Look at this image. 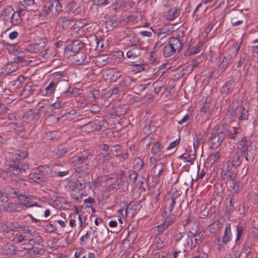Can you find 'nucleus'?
Returning a JSON list of instances; mask_svg holds the SVG:
<instances>
[{
  "label": "nucleus",
  "mask_w": 258,
  "mask_h": 258,
  "mask_svg": "<svg viewBox=\"0 0 258 258\" xmlns=\"http://www.w3.org/2000/svg\"><path fill=\"white\" fill-rule=\"evenodd\" d=\"M28 169V165L20 163L18 162H13V164H8L6 172L9 176L10 179L16 183L21 187L26 186L27 184L23 179H21L16 175L25 171Z\"/></svg>",
  "instance_id": "1"
},
{
  "label": "nucleus",
  "mask_w": 258,
  "mask_h": 258,
  "mask_svg": "<svg viewBox=\"0 0 258 258\" xmlns=\"http://www.w3.org/2000/svg\"><path fill=\"white\" fill-rule=\"evenodd\" d=\"M61 6L58 0L51 1L48 6H44L43 12L44 14L49 17L56 16L61 11Z\"/></svg>",
  "instance_id": "2"
},
{
  "label": "nucleus",
  "mask_w": 258,
  "mask_h": 258,
  "mask_svg": "<svg viewBox=\"0 0 258 258\" xmlns=\"http://www.w3.org/2000/svg\"><path fill=\"white\" fill-rule=\"evenodd\" d=\"M226 132L225 129H217L212 132L210 137L211 148H217L220 146L225 138Z\"/></svg>",
  "instance_id": "3"
},
{
  "label": "nucleus",
  "mask_w": 258,
  "mask_h": 258,
  "mask_svg": "<svg viewBox=\"0 0 258 258\" xmlns=\"http://www.w3.org/2000/svg\"><path fill=\"white\" fill-rule=\"evenodd\" d=\"M22 10L17 11L14 12L11 7H7L4 12V15L6 17L10 18L11 23L12 25L15 26L21 24L22 21L21 12Z\"/></svg>",
  "instance_id": "4"
},
{
  "label": "nucleus",
  "mask_w": 258,
  "mask_h": 258,
  "mask_svg": "<svg viewBox=\"0 0 258 258\" xmlns=\"http://www.w3.org/2000/svg\"><path fill=\"white\" fill-rule=\"evenodd\" d=\"M47 40L46 38H41L34 44L29 45L26 48V51L31 53H36L46 45Z\"/></svg>",
  "instance_id": "5"
},
{
  "label": "nucleus",
  "mask_w": 258,
  "mask_h": 258,
  "mask_svg": "<svg viewBox=\"0 0 258 258\" xmlns=\"http://www.w3.org/2000/svg\"><path fill=\"white\" fill-rule=\"evenodd\" d=\"M125 51L128 58L134 59L140 56L141 49L140 45L134 44L126 48Z\"/></svg>",
  "instance_id": "6"
},
{
  "label": "nucleus",
  "mask_w": 258,
  "mask_h": 258,
  "mask_svg": "<svg viewBox=\"0 0 258 258\" xmlns=\"http://www.w3.org/2000/svg\"><path fill=\"white\" fill-rule=\"evenodd\" d=\"M12 157L11 163L9 164H13V162H18L21 163L18 160H23L28 157V153L26 150H17L13 152L9 153Z\"/></svg>",
  "instance_id": "7"
},
{
  "label": "nucleus",
  "mask_w": 258,
  "mask_h": 258,
  "mask_svg": "<svg viewBox=\"0 0 258 258\" xmlns=\"http://www.w3.org/2000/svg\"><path fill=\"white\" fill-rule=\"evenodd\" d=\"M19 203L26 208L37 206V203L33 198L21 195L18 197Z\"/></svg>",
  "instance_id": "8"
},
{
  "label": "nucleus",
  "mask_w": 258,
  "mask_h": 258,
  "mask_svg": "<svg viewBox=\"0 0 258 258\" xmlns=\"http://www.w3.org/2000/svg\"><path fill=\"white\" fill-rule=\"evenodd\" d=\"M73 61L76 64H82L89 61V58L87 57L86 53L84 51H81L76 53L73 56Z\"/></svg>",
  "instance_id": "9"
},
{
  "label": "nucleus",
  "mask_w": 258,
  "mask_h": 258,
  "mask_svg": "<svg viewBox=\"0 0 258 258\" xmlns=\"http://www.w3.org/2000/svg\"><path fill=\"white\" fill-rule=\"evenodd\" d=\"M74 20L68 16H60L57 18V23L63 29L72 27Z\"/></svg>",
  "instance_id": "10"
},
{
  "label": "nucleus",
  "mask_w": 258,
  "mask_h": 258,
  "mask_svg": "<svg viewBox=\"0 0 258 258\" xmlns=\"http://www.w3.org/2000/svg\"><path fill=\"white\" fill-rule=\"evenodd\" d=\"M151 29L158 37H160L161 39L168 36L171 33V31L169 25H165L162 28H158L156 30H154L152 28H151Z\"/></svg>",
  "instance_id": "11"
},
{
  "label": "nucleus",
  "mask_w": 258,
  "mask_h": 258,
  "mask_svg": "<svg viewBox=\"0 0 258 258\" xmlns=\"http://www.w3.org/2000/svg\"><path fill=\"white\" fill-rule=\"evenodd\" d=\"M75 53L84 51V44L80 40H76L72 42V44L68 47Z\"/></svg>",
  "instance_id": "12"
},
{
  "label": "nucleus",
  "mask_w": 258,
  "mask_h": 258,
  "mask_svg": "<svg viewBox=\"0 0 258 258\" xmlns=\"http://www.w3.org/2000/svg\"><path fill=\"white\" fill-rule=\"evenodd\" d=\"M176 204H181V200L179 196L173 195L171 196V201L168 208H165V212L169 214H172V212Z\"/></svg>",
  "instance_id": "13"
},
{
  "label": "nucleus",
  "mask_w": 258,
  "mask_h": 258,
  "mask_svg": "<svg viewBox=\"0 0 258 258\" xmlns=\"http://www.w3.org/2000/svg\"><path fill=\"white\" fill-rule=\"evenodd\" d=\"M195 152L192 151H188L179 157V159L183 160L184 162H189L192 164L195 159Z\"/></svg>",
  "instance_id": "14"
},
{
  "label": "nucleus",
  "mask_w": 258,
  "mask_h": 258,
  "mask_svg": "<svg viewBox=\"0 0 258 258\" xmlns=\"http://www.w3.org/2000/svg\"><path fill=\"white\" fill-rule=\"evenodd\" d=\"M231 60V56H227L223 57L219 62L218 70L221 72H224L229 66Z\"/></svg>",
  "instance_id": "15"
},
{
  "label": "nucleus",
  "mask_w": 258,
  "mask_h": 258,
  "mask_svg": "<svg viewBox=\"0 0 258 258\" xmlns=\"http://www.w3.org/2000/svg\"><path fill=\"white\" fill-rule=\"evenodd\" d=\"M231 225L228 223L225 227L224 234L222 237V243L225 244H227L231 240Z\"/></svg>",
  "instance_id": "16"
},
{
  "label": "nucleus",
  "mask_w": 258,
  "mask_h": 258,
  "mask_svg": "<svg viewBox=\"0 0 258 258\" xmlns=\"http://www.w3.org/2000/svg\"><path fill=\"white\" fill-rule=\"evenodd\" d=\"M169 44L172 47V49L175 51V52H179L182 48V44L180 40L175 37L170 38L169 41Z\"/></svg>",
  "instance_id": "17"
},
{
  "label": "nucleus",
  "mask_w": 258,
  "mask_h": 258,
  "mask_svg": "<svg viewBox=\"0 0 258 258\" xmlns=\"http://www.w3.org/2000/svg\"><path fill=\"white\" fill-rule=\"evenodd\" d=\"M206 141V136L202 133H199L196 135V139L195 141L193 143L195 150L198 148V146L204 144Z\"/></svg>",
  "instance_id": "18"
},
{
  "label": "nucleus",
  "mask_w": 258,
  "mask_h": 258,
  "mask_svg": "<svg viewBox=\"0 0 258 258\" xmlns=\"http://www.w3.org/2000/svg\"><path fill=\"white\" fill-rule=\"evenodd\" d=\"M165 164L162 163L156 164L152 169V172L155 176H159L164 171Z\"/></svg>",
  "instance_id": "19"
},
{
  "label": "nucleus",
  "mask_w": 258,
  "mask_h": 258,
  "mask_svg": "<svg viewBox=\"0 0 258 258\" xmlns=\"http://www.w3.org/2000/svg\"><path fill=\"white\" fill-rule=\"evenodd\" d=\"M90 155V152L84 151L80 156H76L75 162L77 164H81L86 162Z\"/></svg>",
  "instance_id": "20"
},
{
  "label": "nucleus",
  "mask_w": 258,
  "mask_h": 258,
  "mask_svg": "<svg viewBox=\"0 0 258 258\" xmlns=\"http://www.w3.org/2000/svg\"><path fill=\"white\" fill-rule=\"evenodd\" d=\"M162 149L163 147L161 144L159 142H156L152 147L151 151L154 156L159 157L162 155Z\"/></svg>",
  "instance_id": "21"
},
{
  "label": "nucleus",
  "mask_w": 258,
  "mask_h": 258,
  "mask_svg": "<svg viewBox=\"0 0 258 258\" xmlns=\"http://www.w3.org/2000/svg\"><path fill=\"white\" fill-rule=\"evenodd\" d=\"M10 227L12 230L17 231L20 230L24 232V233H29L31 231L28 226H24L17 223H12Z\"/></svg>",
  "instance_id": "22"
},
{
  "label": "nucleus",
  "mask_w": 258,
  "mask_h": 258,
  "mask_svg": "<svg viewBox=\"0 0 258 258\" xmlns=\"http://www.w3.org/2000/svg\"><path fill=\"white\" fill-rule=\"evenodd\" d=\"M29 177L31 179L39 184H43L45 182L44 176L38 173H31L29 174Z\"/></svg>",
  "instance_id": "23"
},
{
  "label": "nucleus",
  "mask_w": 258,
  "mask_h": 258,
  "mask_svg": "<svg viewBox=\"0 0 258 258\" xmlns=\"http://www.w3.org/2000/svg\"><path fill=\"white\" fill-rule=\"evenodd\" d=\"M70 10L72 11L75 15H79L83 11V8L80 6H78L75 2H72L70 4Z\"/></svg>",
  "instance_id": "24"
},
{
  "label": "nucleus",
  "mask_w": 258,
  "mask_h": 258,
  "mask_svg": "<svg viewBox=\"0 0 258 258\" xmlns=\"http://www.w3.org/2000/svg\"><path fill=\"white\" fill-rule=\"evenodd\" d=\"M179 9L177 8L171 9L168 12L167 19L172 20L177 18L179 15Z\"/></svg>",
  "instance_id": "25"
},
{
  "label": "nucleus",
  "mask_w": 258,
  "mask_h": 258,
  "mask_svg": "<svg viewBox=\"0 0 258 258\" xmlns=\"http://www.w3.org/2000/svg\"><path fill=\"white\" fill-rule=\"evenodd\" d=\"M213 108V105L205 102L201 107V110L206 114H209L212 111Z\"/></svg>",
  "instance_id": "26"
},
{
  "label": "nucleus",
  "mask_w": 258,
  "mask_h": 258,
  "mask_svg": "<svg viewBox=\"0 0 258 258\" xmlns=\"http://www.w3.org/2000/svg\"><path fill=\"white\" fill-rule=\"evenodd\" d=\"M28 233H24L21 234H16L15 236L14 240L18 243L27 240L30 238L29 236L27 235Z\"/></svg>",
  "instance_id": "27"
},
{
  "label": "nucleus",
  "mask_w": 258,
  "mask_h": 258,
  "mask_svg": "<svg viewBox=\"0 0 258 258\" xmlns=\"http://www.w3.org/2000/svg\"><path fill=\"white\" fill-rule=\"evenodd\" d=\"M133 164L134 168L137 171L142 170L144 166L143 160L139 158H137L134 159Z\"/></svg>",
  "instance_id": "28"
},
{
  "label": "nucleus",
  "mask_w": 258,
  "mask_h": 258,
  "mask_svg": "<svg viewBox=\"0 0 258 258\" xmlns=\"http://www.w3.org/2000/svg\"><path fill=\"white\" fill-rule=\"evenodd\" d=\"M204 238V232H200L198 235L194 236V240L195 242L194 246L197 244H200ZM192 244H194L193 239H191Z\"/></svg>",
  "instance_id": "29"
},
{
  "label": "nucleus",
  "mask_w": 258,
  "mask_h": 258,
  "mask_svg": "<svg viewBox=\"0 0 258 258\" xmlns=\"http://www.w3.org/2000/svg\"><path fill=\"white\" fill-rule=\"evenodd\" d=\"M175 52V51L172 49V47L169 44L166 45L163 48V54L165 57L170 56Z\"/></svg>",
  "instance_id": "30"
},
{
  "label": "nucleus",
  "mask_w": 258,
  "mask_h": 258,
  "mask_svg": "<svg viewBox=\"0 0 258 258\" xmlns=\"http://www.w3.org/2000/svg\"><path fill=\"white\" fill-rule=\"evenodd\" d=\"M204 46V43L200 42L197 44V45L194 47H192L190 51L189 54H195L199 53L202 50Z\"/></svg>",
  "instance_id": "31"
},
{
  "label": "nucleus",
  "mask_w": 258,
  "mask_h": 258,
  "mask_svg": "<svg viewBox=\"0 0 258 258\" xmlns=\"http://www.w3.org/2000/svg\"><path fill=\"white\" fill-rule=\"evenodd\" d=\"M55 55V52L53 51L52 48H47L45 50V52L42 54V57L43 59H46L52 58Z\"/></svg>",
  "instance_id": "32"
},
{
  "label": "nucleus",
  "mask_w": 258,
  "mask_h": 258,
  "mask_svg": "<svg viewBox=\"0 0 258 258\" xmlns=\"http://www.w3.org/2000/svg\"><path fill=\"white\" fill-rule=\"evenodd\" d=\"M220 152L219 151H217L215 153L211 154L209 156L208 160L209 162H211L212 164H213L214 163H216L218 161V159L220 157Z\"/></svg>",
  "instance_id": "33"
},
{
  "label": "nucleus",
  "mask_w": 258,
  "mask_h": 258,
  "mask_svg": "<svg viewBox=\"0 0 258 258\" xmlns=\"http://www.w3.org/2000/svg\"><path fill=\"white\" fill-rule=\"evenodd\" d=\"M55 87L56 84L54 82H50L48 86H47L45 89L46 91V95H49L53 94L54 93Z\"/></svg>",
  "instance_id": "34"
},
{
  "label": "nucleus",
  "mask_w": 258,
  "mask_h": 258,
  "mask_svg": "<svg viewBox=\"0 0 258 258\" xmlns=\"http://www.w3.org/2000/svg\"><path fill=\"white\" fill-rule=\"evenodd\" d=\"M75 187L77 189L82 190L86 187V182L84 180H78L75 183Z\"/></svg>",
  "instance_id": "35"
},
{
  "label": "nucleus",
  "mask_w": 258,
  "mask_h": 258,
  "mask_svg": "<svg viewBox=\"0 0 258 258\" xmlns=\"http://www.w3.org/2000/svg\"><path fill=\"white\" fill-rule=\"evenodd\" d=\"M44 250L42 248H39L36 247H32L29 248L28 250V252L30 254L36 255L41 254Z\"/></svg>",
  "instance_id": "36"
},
{
  "label": "nucleus",
  "mask_w": 258,
  "mask_h": 258,
  "mask_svg": "<svg viewBox=\"0 0 258 258\" xmlns=\"http://www.w3.org/2000/svg\"><path fill=\"white\" fill-rule=\"evenodd\" d=\"M83 131L91 132L93 131L96 128L94 126V124L92 122H89L87 124L82 126Z\"/></svg>",
  "instance_id": "37"
},
{
  "label": "nucleus",
  "mask_w": 258,
  "mask_h": 258,
  "mask_svg": "<svg viewBox=\"0 0 258 258\" xmlns=\"http://www.w3.org/2000/svg\"><path fill=\"white\" fill-rule=\"evenodd\" d=\"M243 152H244V156L245 157V159L247 161L253 160V152L252 151H250L248 149H246V150H245V151Z\"/></svg>",
  "instance_id": "38"
},
{
  "label": "nucleus",
  "mask_w": 258,
  "mask_h": 258,
  "mask_svg": "<svg viewBox=\"0 0 258 258\" xmlns=\"http://www.w3.org/2000/svg\"><path fill=\"white\" fill-rule=\"evenodd\" d=\"M110 79L112 82H116L117 80H118L120 77V75L119 73L112 71L110 72Z\"/></svg>",
  "instance_id": "39"
},
{
  "label": "nucleus",
  "mask_w": 258,
  "mask_h": 258,
  "mask_svg": "<svg viewBox=\"0 0 258 258\" xmlns=\"http://www.w3.org/2000/svg\"><path fill=\"white\" fill-rule=\"evenodd\" d=\"M231 159L233 161L236 166H238L240 164V156L239 153H235L234 156Z\"/></svg>",
  "instance_id": "40"
},
{
  "label": "nucleus",
  "mask_w": 258,
  "mask_h": 258,
  "mask_svg": "<svg viewBox=\"0 0 258 258\" xmlns=\"http://www.w3.org/2000/svg\"><path fill=\"white\" fill-rule=\"evenodd\" d=\"M94 4L97 6L106 5L112 2V0H93Z\"/></svg>",
  "instance_id": "41"
},
{
  "label": "nucleus",
  "mask_w": 258,
  "mask_h": 258,
  "mask_svg": "<svg viewBox=\"0 0 258 258\" xmlns=\"http://www.w3.org/2000/svg\"><path fill=\"white\" fill-rule=\"evenodd\" d=\"M110 151L112 152V154L118 156L121 153L120 147H119V145L112 146L110 149Z\"/></svg>",
  "instance_id": "42"
},
{
  "label": "nucleus",
  "mask_w": 258,
  "mask_h": 258,
  "mask_svg": "<svg viewBox=\"0 0 258 258\" xmlns=\"http://www.w3.org/2000/svg\"><path fill=\"white\" fill-rule=\"evenodd\" d=\"M244 231V228L242 226H238L237 227V233H236V241H238L241 236L242 235Z\"/></svg>",
  "instance_id": "43"
},
{
  "label": "nucleus",
  "mask_w": 258,
  "mask_h": 258,
  "mask_svg": "<svg viewBox=\"0 0 258 258\" xmlns=\"http://www.w3.org/2000/svg\"><path fill=\"white\" fill-rule=\"evenodd\" d=\"M75 170L77 172H82L84 173H87L89 172V168L87 167V164L76 168Z\"/></svg>",
  "instance_id": "44"
},
{
  "label": "nucleus",
  "mask_w": 258,
  "mask_h": 258,
  "mask_svg": "<svg viewBox=\"0 0 258 258\" xmlns=\"http://www.w3.org/2000/svg\"><path fill=\"white\" fill-rule=\"evenodd\" d=\"M237 132L236 131L234 127H232L228 131V136L231 139H234Z\"/></svg>",
  "instance_id": "45"
},
{
  "label": "nucleus",
  "mask_w": 258,
  "mask_h": 258,
  "mask_svg": "<svg viewBox=\"0 0 258 258\" xmlns=\"http://www.w3.org/2000/svg\"><path fill=\"white\" fill-rule=\"evenodd\" d=\"M109 22L110 23V25L113 27H116L120 23V21L115 16L111 18L109 20Z\"/></svg>",
  "instance_id": "46"
},
{
  "label": "nucleus",
  "mask_w": 258,
  "mask_h": 258,
  "mask_svg": "<svg viewBox=\"0 0 258 258\" xmlns=\"http://www.w3.org/2000/svg\"><path fill=\"white\" fill-rule=\"evenodd\" d=\"M38 170L43 174H47L48 172L49 167L47 165H41L37 167Z\"/></svg>",
  "instance_id": "47"
},
{
  "label": "nucleus",
  "mask_w": 258,
  "mask_h": 258,
  "mask_svg": "<svg viewBox=\"0 0 258 258\" xmlns=\"http://www.w3.org/2000/svg\"><path fill=\"white\" fill-rule=\"evenodd\" d=\"M248 110L243 108L242 110V111L241 112V115L239 117V119L241 120H246L248 119Z\"/></svg>",
  "instance_id": "48"
},
{
  "label": "nucleus",
  "mask_w": 258,
  "mask_h": 258,
  "mask_svg": "<svg viewBox=\"0 0 258 258\" xmlns=\"http://www.w3.org/2000/svg\"><path fill=\"white\" fill-rule=\"evenodd\" d=\"M226 166H227V171L229 172V171H230L232 170V169L234 167L236 166V165H235V164L233 162V161L230 158L227 161V164H226Z\"/></svg>",
  "instance_id": "49"
},
{
  "label": "nucleus",
  "mask_w": 258,
  "mask_h": 258,
  "mask_svg": "<svg viewBox=\"0 0 258 258\" xmlns=\"http://www.w3.org/2000/svg\"><path fill=\"white\" fill-rule=\"evenodd\" d=\"M216 3L218 7H226L228 5V0H216Z\"/></svg>",
  "instance_id": "50"
},
{
  "label": "nucleus",
  "mask_w": 258,
  "mask_h": 258,
  "mask_svg": "<svg viewBox=\"0 0 258 258\" xmlns=\"http://www.w3.org/2000/svg\"><path fill=\"white\" fill-rule=\"evenodd\" d=\"M67 152V150L64 149H58L57 151L55 153V156L57 158H60L64 156Z\"/></svg>",
  "instance_id": "51"
},
{
  "label": "nucleus",
  "mask_w": 258,
  "mask_h": 258,
  "mask_svg": "<svg viewBox=\"0 0 258 258\" xmlns=\"http://www.w3.org/2000/svg\"><path fill=\"white\" fill-rule=\"evenodd\" d=\"M78 219L80 222V227L84 228L85 227V223L86 221V218L84 216V215H79L78 217Z\"/></svg>",
  "instance_id": "52"
},
{
  "label": "nucleus",
  "mask_w": 258,
  "mask_h": 258,
  "mask_svg": "<svg viewBox=\"0 0 258 258\" xmlns=\"http://www.w3.org/2000/svg\"><path fill=\"white\" fill-rule=\"evenodd\" d=\"M108 58L105 56H99L97 57L96 61L98 62H102V64L104 65L108 61Z\"/></svg>",
  "instance_id": "53"
},
{
  "label": "nucleus",
  "mask_w": 258,
  "mask_h": 258,
  "mask_svg": "<svg viewBox=\"0 0 258 258\" xmlns=\"http://www.w3.org/2000/svg\"><path fill=\"white\" fill-rule=\"evenodd\" d=\"M14 207V205L12 203H6L4 205V207H3V209L4 210V211H6V212H11L13 210V208Z\"/></svg>",
  "instance_id": "54"
},
{
  "label": "nucleus",
  "mask_w": 258,
  "mask_h": 258,
  "mask_svg": "<svg viewBox=\"0 0 258 258\" xmlns=\"http://www.w3.org/2000/svg\"><path fill=\"white\" fill-rule=\"evenodd\" d=\"M246 139L245 138H242L240 142V145L241 146V150L242 151H245V150L248 149V147L246 145Z\"/></svg>",
  "instance_id": "55"
},
{
  "label": "nucleus",
  "mask_w": 258,
  "mask_h": 258,
  "mask_svg": "<svg viewBox=\"0 0 258 258\" xmlns=\"http://www.w3.org/2000/svg\"><path fill=\"white\" fill-rule=\"evenodd\" d=\"M167 255V253L165 251H161L155 253L153 258H164Z\"/></svg>",
  "instance_id": "56"
},
{
  "label": "nucleus",
  "mask_w": 258,
  "mask_h": 258,
  "mask_svg": "<svg viewBox=\"0 0 258 258\" xmlns=\"http://www.w3.org/2000/svg\"><path fill=\"white\" fill-rule=\"evenodd\" d=\"M10 196L12 198H18L21 195L18 194L17 191L14 188H11L9 193Z\"/></svg>",
  "instance_id": "57"
},
{
  "label": "nucleus",
  "mask_w": 258,
  "mask_h": 258,
  "mask_svg": "<svg viewBox=\"0 0 258 258\" xmlns=\"http://www.w3.org/2000/svg\"><path fill=\"white\" fill-rule=\"evenodd\" d=\"M8 110V108L3 103L0 102V114H5Z\"/></svg>",
  "instance_id": "58"
},
{
  "label": "nucleus",
  "mask_w": 258,
  "mask_h": 258,
  "mask_svg": "<svg viewBox=\"0 0 258 258\" xmlns=\"http://www.w3.org/2000/svg\"><path fill=\"white\" fill-rule=\"evenodd\" d=\"M83 27V24L80 21L77 20L72 24V27H74V29H77L78 28H82Z\"/></svg>",
  "instance_id": "59"
},
{
  "label": "nucleus",
  "mask_w": 258,
  "mask_h": 258,
  "mask_svg": "<svg viewBox=\"0 0 258 258\" xmlns=\"http://www.w3.org/2000/svg\"><path fill=\"white\" fill-rule=\"evenodd\" d=\"M227 184H229L230 185H233V187L234 189L235 190L238 189V188L235 189V186H238V184H239L238 182H237L236 181L234 180V179H229L227 180Z\"/></svg>",
  "instance_id": "60"
},
{
  "label": "nucleus",
  "mask_w": 258,
  "mask_h": 258,
  "mask_svg": "<svg viewBox=\"0 0 258 258\" xmlns=\"http://www.w3.org/2000/svg\"><path fill=\"white\" fill-rule=\"evenodd\" d=\"M89 238V232H87L86 234L82 236L80 238V242L82 244L86 243V241L88 240Z\"/></svg>",
  "instance_id": "61"
},
{
  "label": "nucleus",
  "mask_w": 258,
  "mask_h": 258,
  "mask_svg": "<svg viewBox=\"0 0 258 258\" xmlns=\"http://www.w3.org/2000/svg\"><path fill=\"white\" fill-rule=\"evenodd\" d=\"M183 256H185L184 252L181 251H175L173 254L174 258H180Z\"/></svg>",
  "instance_id": "62"
},
{
  "label": "nucleus",
  "mask_w": 258,
  "mask_h": 258,
  "mask_svg": "<svg viewBox=\"0 0 258 258\" xmlns=\"http://www.w3.org/2000/svg\"><path fill=\"white\" fill-rule=\"evenodd\" d=\"M102 155L101 154L98 155L94 160V162H96V166H98L102 163Z\"/></svg>",
  "instance_id": "63"
},
{
  "label": "nucleus",
  "mask_w": 258,
  "mask_h": 258,
  "mask_svg": "<svg viewBox=\"0 0 258 258\" xmlns=\"http://www.w3.org/2000/svg\"><path fill=\"white\" fill-rule=\"evenodd\" d=\"M41 239H38V240H37L36 239H33V238L30 239L29 243L30 245L33 246L34 245L39 244L40 243V242H41Z\"/></svg>",
  "instance_id": "64"
}]
</instances>
